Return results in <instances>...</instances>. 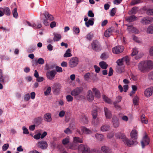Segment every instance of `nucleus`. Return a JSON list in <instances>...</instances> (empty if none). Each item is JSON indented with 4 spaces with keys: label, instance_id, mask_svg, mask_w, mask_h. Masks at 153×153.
I'll use <instances>...</instances> for the list:
<instances>
[{
    "label": "nucleus",
    "instance_id": "obj_14",
    "mask_svg": "<svg viewBox=\"0 0 153 153\" xmlns=\"http://www.w3.org/2000/svg\"><path fill=\"white\" fill-rule=\"evenodd\" d=\"M104 111L106 118L111 119L112 117V114L111 111L106 107L104 108Z\"/></svg>",
    "mask_w": 153,
    "mask_h": 153
},
{
    "label": "nucleus",
    "instance_id": "obj_53",
    "mask_svg": "<svg viewBox=\"0 0 153 153\" xmlns=\"http://www.w3.org/2000/svg\"><path fill=\"white\" fill-rule=\"evenodd\" d=\"M141 0H132L131 2V4L132 5H134L140 3Z\"/></svg>",
    "mask_w": 153,
    "mask_h": 153
},
{
    "label": "nucleus",
    "instance_id": "obj_21",
    "mask_svg": "<svg viewBox=\"0 0 153 153\" xmlns=\"http://www.w3.org/2000/svg\"><path fill=\"white\" fill-rule=\"evenodd\" d=\"M1 9L3 10L4 14L7 16H9L10 15V10L8 7H5L3 8L1 7Z\"/></svg>",
    "mask_w": 153,
    "mask_h": 153
},
{
    "label": "nucleus",
    "instance_id": "obj_35",
    "mask_svg": "<svg viewBox=\"0 0 153 153\" xmlns=\"http://www.w3.org/2000/svg\"><path fill=\"white\" fill-rule=\"evenodd\" d=\"M137 8L135 7H133L128 12V14L130 15H134L136 14L137 11Z\"/></svg>",
    "mask_w": 153,
    "mask_h": 153
},
{
    "label": "nucleus",
    "instance_id": "obj_24",
    "mask_svg": "<svg viewBox=\"0 0 153 153\" xmlns=\"http://www.w3.org/2000/svg\"><path fill=\"white\" fill-rule=\"evenodd\" d=\"M43 15L46 19H48L49 20L52 21L54 19L53 16L48 12L45 11L43 13Z\"/></svg>",
    "mask_w": 153,
    "mask_h": 153
},
{
    "label": "nucleus",
    "instance_id": "obj_16",
    "mask_svg": "<svg viewBox=\"0 0 153 153\" xmlns=\"http://www.w3.org/2000/svg\"><path fill=\"white\" fill-rule=\"evenodd\" d=\"M126 25L128 26L127 29L130 32L135 33H139V31L137 28L131 26H128L127 25Z\"/></svg>",
    "mask_w": 153,
    "mask_h": 153
},
{
    "label": "nucleus",
    "instance_id": "obj_41",
    "mask_svg": "<svg viewBox=\"0 0 153 153\" xmlns=\"http://www.w3.org/2000/svg\"><path fill=\"white\" fill-rule=\"evenodd\" d=\"M108 57V56L106 52H104L101 54L100 58L102 60H104Z\"/></svg>",
    "mask_w": 153,
    "mask_h": 153
},
{
    "label": "nucleus",
    "instance_id": "obj_22",
    "mask_svg": "<svg viewBox=\"0 0 153 153\" xmlns=\"http://www.w3.org/2000/svg\"><path fill=\"white\" fill-rule=\"evenodd\" d=\"M112 122L113 123V125L115 128L118 127L119 126V123L117 117L115 116H114L112 119Z\"/></svg>",
    "mask_w": 153,
    "mask_h": 153
},
{
    "label": "nucleus",
    "instance_id": "obj_12",
    "mask_svg": "<svg viewBox=\"0 0 153 153\" xmlns=\"http://www.w3.org/2000/svg\"><path fill=\"white\" fill-rule=\"evenodd\" d=\"M37 146L41 149H44L47 148L48 144L45 141H41L37 143Z\"/></svg>",
    "mask_w": 153,
    "mask_h": 153
},
{
    "label": "nucleus",
    "instance_id": "obj_61",
    "mask_svg": "<svg viewBox=\"0 0 153 153\" xmlns=\"http://www.w3.org/2000/svg\"><path fill=\"white\" fill-rule=\"evenodd\" d=\"M90 74L89 73H87L84 76V78L86 80L88 81L90 79Z\"/></svg>",
    "mask_w": 153,
    "mask_h": 153
},
{
    "label": "nucleus",
    "instance_id": "obj_23",
    "mask_svg": "<svg viewBox=\"0 0 153 153\" xmlns=\"http://www.w3.org/2000/svg\"><path fill=\"white\" fill-rule=\"evenodd\" d=\"M100 122V119L98 117L92 118V124L95 126H98Z\"/></svg>",
    "mask_w": 153,
    "mask_h": 153
},
{
    "label": "nucleus",
    "instance_id": "obj_48",
    "mask_svg": "<svg viewBox=\"0 0 153 153\" xmlns=\"http://www.w3.org/2000/svg\"><path fill=\"white\" fill-rule=\"evenodd\" d=\"M133 103L134 105H138V98L137 97H135L133 100Z\"/></svg>",
    "mask_w": 153,
    "mask_h": 153
},
{
    "label": "nucleus",
    "instance_id": "obj_30",
    "mask_svg": "<svg viewBox=\"0 0 153 153\" xmlns=\"http://www.w3.org/2000/svg\"><path fill=\"white\" fill-rule=\"evenodd\" d=\"M96 97L98 99L100 97V94L99 91L96 88H93L92 89Z\"/></svg>",
    "mask_w": 153,
    "mask_h": 153
},
{
    "label": "nucleus",
    "instance_id": "obj_34",
    "mask_svg": "<svg viewBox=\"0 0 153 153\" xmlns=\"http://www.w3.org/2000/svg\"><path fill=\"white\" fill-rule=\"evenodd\" d=\"M130 136L131 138L136 139L137 138V134L136 130H132Z\"/></svg>",
    "mask_w": 153,
    "mask_h": 153
},
{
    "label": "nucleus",
    "instance_id": "obj_56",
    "mask_svg": "<svg viewBox=\"0 0 153 153\" xmlns=\"http://www.w3.org/2000/svg\"><path fill=\"white\" fill-rule=\"evenodd\" d=\"M51 88L50 87H48L44 92L45 95L47 96L49 95L51 91Z\"/></svg>",
    "mask_w": 153,
    "mask_h": 153
},
{
    "label": "nucleus",
    "instance_id": "obj_50",
    "mask_svg": "<svg viewBox=\"0 0 153 153\" xmlns=\"http://www.w3.org/2000/svg\"><path fill=\"white\" fill-rule=\"evenodd\" d=\"M148 79L150 81L153 79V71L151 72L149 74Z\"/></svg>",
    "mask_w": 153,
    "mask_h": 153
},
{
    "label": "nucleus",
    "instance_id": "obj_64",
    "mask_svg": "<svg viewBox=\"0 0 153 153\" xmlns=\"http://www.w3.org/2000/svg\"><path fill=\"white\" fill-rule=\"evenodd\" d=\"M41 135V134L40 133H38L37 134L33 136V137L34 139L36 140H38L40 138H41L40 136Z\"/></svg>",
    "mask_w": 153,
    "mask_h": 153
},
{
    "label": "nucleus",
    "instance_id": "obj_38",
    "mask_svg": "<svg viewBox=\"0 0 153 153\" xmlns=\"http://www.w3.org/2000/svg\"><path fill=\"white\" fill-rule=\"evenodd\" d=\"M72 56V54L71 53V50L70 49H68L66 51V52L64 55V57H70Z\"/></svg>",
    "mask_w": 153,
    "mask_h": 153
},
{
    "label": "nucleus",
    "instance_id": "obj_37",
    "mask_svg": "<svg viewBox=\"0 0 153 153\" xmlns=\"http://www.w3.org/2000/svg\"><path fill=\"white\" fill-rule=\"evenodd\" d=\"M102 97L105 102L109 104H111V100L106 97L105 95H103L102 96Z\"/></svg>",
    "mask_w": 153,
    "mask_h": 153
},
{
    "label": "nucleus",
    "instance_id": "obj_8",
    "mask_svg": "<svg viewBox=\"0 0 153 153\" xmlns=\"http://www.w3.org/2000/svg\"><path fill=\"white\" fill-rule=\"evenodd\" d=\"M124 49V47L123 46H117L113 48L112 50L113 53L117 54L122 52Z\"/></svg>",
    "mask_w": 153,
    "mask_h": 153
},
{
    "label": "nucleus",
    "instance_id": "obj_19",
    "mask_svg": "<svg viewBox=\"0 0 153 153\" xmlns=\"http://www.w3.org/2000/svg\"><path fill=\"white\" fill-rule=\"evenodd\" d=\"M137 19V18L134 15H132L127 17L126 20L128 22H133Z\"/></svg>",
    "mask_w": 153,
    "mask_h": 153
},
{
    "label": "nucleus",
    "instance_id": "obj_25",
    "mask_svg": "<svg viewBox=\"0 0 153 153\" xmlns=\"http://www.w3.org/2000/svg\"><path fill=\"white\" fill-rule=\"evenodd\" d=\"M110 126L107 125H104L102 126L100 128V130L102 132L107 131L110 130Z\"/></svg>",
    "mask_w": 153,
    "mask_h": 153
},
{
    "label": "nucleus",
    "instance_id": "obj_49",
    "mask_svg": "<svg viewBox=\"0 0 153 153\" xmlns=\"http://www.w3.org/2000/svg\"><path fill=\"white\" fill-rule=\"evenodd\" d=\"M146 14L148 15H153V9H148L146 10Z\"/></svg>",
    "mask_w": 153,
    "mask_h": 153
},
{
    "label": "nucleus",
    "instance_id": "obj_39",
    "mask_svg": "<svg viewBox=\"0 0 153 153\" xmlns=\"http://www.w3.org/2000/svg\"><path fill=\"white\" fill-rule=\"evenodd\" d=\"M91 114L93 118H95L97 117V108L93 110L91 112Z\"/></svg>",
    "mask_w": 153,
    "mask_h": 153
},
{
    "label": "nucleus",
    "instance_id": "obj_55",
    "mask_svg": "<svg viewBox=\"0 0 153 153\" xmlns=\"http://www.w3.org/2000/svg\"><path fill=\"white\" fill-rule=\"evenodd\" d=\"M116 8H114L111 10L110 15L111 16H113L115 15L116 12Z\"/></svg>",
    "mask_w": 153,
    "mask_h": 153
},
{
    "label": "nucleus",
    "instance_id": "obj_17",
    "mask_svg": "<svg viewBox=\"0 0 153 153\" xmlns=\"http://www.w3.org/2000/svg\"><path fill=\"white\" fill-rule=\"evenodd\" d=\"M87 98L88 100L89 101H92L94 99V96L92 91L89 90L87 92Z\"/></svg>",
    "mask_w": 153,
    "mask_h": 153
},
{
    "label": "nucleus",
    "instance_id": "obj_51",
    "mask_svg": "<svg viewBox=\"0 0 153 153\" xmlns=\"http://www.w3.org/2000/svg\"><path fill=\"white\" fill-rule=\"evenodd\" d=\"M66 98L68 102H72L73 100V97L70 95H67L66 97Z\"/></svg>",
    "mask_w": 153,
    "mask_h": 153
},
{
    "label": "nucleus",
    "instance_id": "obj_45",
    "mask_svg": "<svg viewBox=\"0 0 153 153\" xmlns=\"http://www.w3.org/2000/svg\"><path fill=\"white\" fill-rule=\"evenodd\" d=\"M12 13L13 17L17 18L18 16V13L17 12V9L16 8H14L12 11Z\"/></svg>",
    "mask_w": 153,
    "mask_h": 153
},
{
    "label": "nucleus",
    "instance_id": "obj_20",
    "mask_svg": "<svg viewBox=\"0 0 153 153\" xmlns=\"http://www.w3.org/2000/svg\"><path fill=\"white\" fill-rule=\"evenodd\" d=\"M51 115V114L50 113H47L45 114L44 116V120L48 122H51L52 120Z\"/></svg>",
    "mask_w": 153,
    "mask_h": 153
},
{
    "label": "nucleus",
    "instance_id": "obj_27",
    "mask_svg": "<svg viewBox=\"0 0 153 153\" xmlns=\"http://www.w3.org/2000/svg\"><path fill=\"white\" fill-rule=\"evenodd\" d=\"M123 61L122 59H118L117 61L116 62L119 66V67L118 68V71L120 73H121L123 71L122 70H119V69L120 66H122L123 65Z\"/></svg>",
    "mask_w": 153,
    "mask_h": 153
},
{
    "label": "nucleus",
    "instance_id": "obj_1",
    "mask_svg": "<svg viewBox=\"0 0 153 153\" xmlns=\"http://www.w3.org/2000/svg\"><path fill=\"white\" fill-rule=\"evenodd\" d=\"M138 69L141 72L144 73L148 69L153 68V62L150 61H143L138 65Z\"/></svg>",
    "mask_w": 153,
    "mask_h": 153
},
{
    "label": "nucleus",
    "instance_id": "obj_18",
    "mask_svg": "<svg viewBox=\"0 0 153 153\" xmlns=\"http://www.w3.org/2000/svg\"><path fill=\"white\" fill-rule=\"evenodd\" d=\"M81 130L83 133L87 134H92V131L89 128H88L84 126H82L81 128Z\"/></svg>",
    "mask_w": 153,
    "mask_h": 153
},
{
    "label": "nucleus",
    "instance_id": "obj_43",
    "mask_svg": "<svg viewBox=\"0 0 153 153\" xmlns=\"http://www.w3.org/2000/svg\"><path fill=\"white\" fill-rule=\"evenodd\" d=\"M42 117H38L34 119V122L36 123L39 124L42 122Z\"/></svg>",
    "mask_w": 153,
    "mask_h": 153
},
{
    "label": "nucleus",
    "instance_id": "obj_13",
    "mask_svg": "<svg viewBox=\"0 0 153 153\" xmlns=\"http://www.w3.org/2000/svg\"><path fill=\"white\" fill-rule=\"evenodd\" d=\"M149 141L147 136H145L143 138V140L141 141V143L142 148H144L146 145H148L149 143Z\"/></svg>",
    "mask_w": 153,
    "mask_h": 153
},
{
    "label": "nucleus",
    "instance_id": "obj_52",
    "mask_svg": "<svg viewBox=\"0 0 153 153\" xmlns=\"http://www.w3.org/2000/svg\"><path fill=\"white\" fill-rule=\"evenodd\" d=\"M123 62H125L127 64L128 63L129 59V57L128 56H126L122 58Z\"/></svg>",
    "mask_w": 153,
    "mask_h": 153
},
{
    "label": "nucleus",
    "instance_id": "obj_31",
    "mask_svg": "<svg viewBox=\"0 0 153 153\" xmlns=\"http://www.w3.org/2000/svg\"><path fill=\"white\" fill-rule=\"evenodd\" d=\"M99 65L102 69H106L108 66V65L104 61H101L100 62Z\"/></svg>",
    "mask_w": 153,
    "mask_h": 153
},
{
    "label": "nucleus",
    "instance_id": "obj_36",
    "mask_svg": "<svg viewBox=\"0 0 153 153\" xmlns=\"http://www.w3.org/2000/svg\"><path fill=\"white\" fill-rule=\"evenodd\" d=\"M73 142L76 143H82L83 142V140L81 138L76 137H74Z\"/></svg>",
    "mask_w": 153,
    "mask_h": 153
},
{
    "label": "nucleus",
    "instance_id": "obj_57",
    "mask_svg": "<svg viewBox=\"0 0 153 153\" xmlns=\"http://www.w3.org/2000/svg\"><path fill=\"white\" fill-rule=\"evenodd\" d=\"M9 146V145L8 143L5 144L2 147V149L3 151H5L7 150Z\"/></svg>",
    "mask_w": 153,
    "mask_h": 153
},
{
    "label": "nucleus",
    "instance_id": "obj_7",
    "mask_svg": "<svg viewBox=\"0 0 153 153\" xmlns=\"http://www.w3.org/2000/svg\"><path fill=\"white\" fill-rule=\"evenodd\" d=\"M153 22V18L152 17H146L142 18L140 22L144 25H147Z\"/></svg>",
    "mask_w": 153,
    "mask_h": 153
},
{
    "label": "nucleus",
    "instance_id": "obj_62",
    "mask_svg": "<svg viewBox=\"0 0 153 153\" xmlns=\"http://www.w3.org/2000/svg\"><path fill=\"white\" fill-rule=\"evenodd\" d=\"M65 113V111L63 110L59 112V116L60 117H63L64 116Z\"/></svg>",
    "mask_w": 153,
    "mask_h": 153
},
{
    "label": "nucleus",
    "instance_id": "obj_42",
    "mask_svg": "<svg viewBox=\"0 0 153 153\" xmlns=\"http://www.w3.org/2000/svg\"><path fill=\"white\" fill-rule=\"evenodd\" d=\"M70 142L69 138V137H66L62 141V143L64 145L67 144Z\"/></svg>",
    "mask_w": 153,
    "mask_h": 153
},
{
    "label": "nucleus",
    "instance_id": "obj_5",
    "mask_svg": "<svg viewBox=\"0 0 153 153\" xmlns=\"http://www.w3.org/2000/svg\"><path fill=\"white\" fill-rule=\"evenodd\" d=\"M83 91V88L80 87L76 88L71 92V94L74 97L76 96L81 94Z\"/></svg>",
    "mask_w": 153,
    "mask_h": 153
},
{
    "label": "nucleus",
    "instance_id": "obj_3",
    "mask_svg": "<svg viewBox=\"0 0 153 153\" xmlns=\"http://www.w3.org/2000/svg\"><path fill=\"white\" fill-rule=\"evenodd\" d=\"M79 152L82 153H90V149L88 146L86 145L81 144L79 145L78 147Z\"/></svg>",
    "mask_w": 153,
    "mask_h": 153
},
{
    "label": "nucleus",
    "instance_id": "obj_58",
    "mask_svg": "<svg viewBox=\"0 0 153 153\" xmlns=\"http://www.w3.org/2000/svg\"><path fill=\"white\" fill-rule=\"evenodd\" d=\"M23 130V134H29V132L28 129L25 126L22 127Z\"/></svg>",
    "mask_w": 153,
    "mask_h": 153
},
{
    "label": "nucleus",
    "instance_id": "obj_32",
    "mask_svg": "<svg viewBox=\"0 0 153 153\" xmlns=\"http://www.w3.org/2000/svg\"><path fill=\"white\" fill-rule=\"evenodd\" d=\"M95 137L98 140L102 141L104 139V136L102 134L97 133L95 135Z\"/></svg>",
    "mask_w": 153,
    "mask_h": 153
},
{
    "label": "nucleus",
    "instance_id": "obj_10",
    "mask_svg": "<svg viewBox=\"0 0 153 153\" xmlns=\"http://www.w3.org/2000/svg\"><path fill=\"white\" fill-rule=\"evenodd\" d=\"M153 93V87H150L146 89L144 91V94L146 97H149Z\"/></svg>",
    "mask_w": 153,
    "mask_h": 153
},
{
    "label": "nucleus",
    "instance_id": "obj_33",
    "mask_svg": "<svg viewBox=\"0 0 153 153\" xmlns=\"http://www.w3.org/2000/svg\"><path fill=\"white\" fill-rule=\"evenodd\" d=\"M146 32L147 33H153V24L150 25L147 29Z\"/></svg>",
    "mask_w": 153,
    "mask_h": 153
},
{
    "label": "nucleus",
    "instance_id": "obj_47",
    "mask_svg": "<svg viewBox=\"0 0 153 153\" xmlns=\"http://www.w3.org/2000/svg\"><path fill=\"white\" fill-rule=\"evenodd\" d=\"M94 36L93 33L91 32L88 33L86 36V38L88 40H91L92 39Z\"/></svg>",
    "mask_w": 153,
    "mask_h": 153
},
{
    "label": "nucleus",
    "instance_id": "obj_29",
    "mask_svg": "<svg viewBox=\"0 0 153 153\" xmlns=\"http://www.w3.org/2000/svg\"><path fill=\"white\" fill-rule=\"evenodd\" d=\"M115 137L117 138L123 139V141L124 139L126 137L124 134L120 132L116 133L115 134Z\"/></svg>",
    "mask_w": 153,
    "mask_h": 153
},
{
    "label": "nucleus",
    "instance_id": "obj_9",
    "mask_svg": "<svg viewBox=\"0 0 153 153\" xmlns=\"http://www.w3.org/2000/svg\"><path fill=\"white\" fill-rule=\"evenodd\" d=\"M56 74V71L53 70L48 71L46 73V76L48 79L50 80H52L54 79Z\"/></svg>",
    "mask_w": 153,
    "mask_h": 153
},
{
    "label": "nucleus",
    "instance_id": "obj_59",
    "mask_svg": "<svg viewBox=\"0 0 153 153\" xmlns=\"http://www.w3.org/2000/svg\"><path fill=\"white\" fill-rule=\"evenodd\" d=\"M64 132L67 134H69L72 133V131L69 128H67L64 130Z\"/></svg>",
    "mask_w": 153,
    "mask_h": 153
},
{
    "label": "nucleus",
    "instance_id": "obj_11",
    "mask_svg": "<svg viewBox=\"0 0 153 153\" xmlns=\"http://www.w3.org/2000/svg\"><path fill=\"white\" fill-rule=\"evenodd\" d=\"M78 143H76L73 142L72 143H70L68 145L66 146V148L68 149H71L73 150L78 149L79 146Z\"/></svg>",
    "mask_w": 153,
    "mask_h": 153
},
{
    "label": "nucleus",
    "instance_id": "obj_60",
    "mask_svg": "<svg viewBox=\"0 0 153 153\" xmlns=\"http://www.w3.org/2000/svg\"><path fill=\"white\" fill-rule=\"evenodd\" d=\"M37 62L39 64L42 65L44 63V60L43 58H40L38 59Z\"/></svg>",
    "mask_w": 153,
    "mask_h": 153
},
{
    "label": "nucleus",
    "instance_id": "obj_2",
    "mask_svg": "<svg viewBox=\"0 0 153 153\" xmlns=\"http://www.w3.org/2000/svg\"><path fill=\"white\" fill-rule=\"evenodd\" d=\"M91 48L95 52H99L102 50V48L100 42L97 40H95L91 43Z\"/></svg>",
    "mask_w": 153,
    "mask_h": 153
},
{
    "label": "nucleus",
    "instance_id": "obj_54",
    "mask_svg": "<svg viewBox=\"0 0 153 153\" xmlns=\"http://www.w3.org/2000/svg\"><path fill=\"white\" fill-rule=\"evenodd\" d=\"M4 80L2 76V70L0 69V82L2 83H4Z\"/></svg>",
    "mask_w": 153,
    "mask_h": 153
},
{
    "label": "nucleus",
    "instance_id": "obj_40",
    "mask_svg": "<svg viewBox=\"0 0 153 153\" xmlns=\"http://www.w3.org/2000/svg\"><path fill=\"white\" fill-rule=\"evenodd\" d=\"M73 31L74 34L78 35L80 32V30L79 27H74L73 28Z\"/></svg>",
    "mask_w": 153,
    "mask_h": 153
},
{
    "label": "nucleus",
    "instance_id": "obj_4",
    "mask_svg": "<svg viewBox=\"0 0 153 153\" xmlns=\"http://www.w3.org/2000/svg\"><path fill=\"white\" fill-rule=\"evenodd\" d=\"M79 60L76 57H74L71 58L69 62V66L73 68L76 66L78 64Z\"/></svg>",
    "mask_w": 153,
    "mask_h": 153
},
{
    "label": "nucleus",
    "instance_id": "obj_28",
    "mask_svg": "<svg viewBox=\"0 0 153 153\" xmlns=\"http://www.w3.org/2000/svg\"><path fill=\"white\" fill-rule=\"evenodd\" d=\"M54 37L53 40L54 42L58 41L61 38L62 36L60 34L57 33H54Z\"/></svg>",
    "mask_w": 153,
    "mask_h": 153
},
{
    "label": "nucleus",
    "instance_id": "obj_15",
    "mask_svg": "<svg viewBox=\"0 0 153 153\" xmlns=\"http://www.w3.org/2000/svg\"><path fill=\"white\" fill-rule=\"evenodd\" d=\"M79 120L80 122L83 124H87L88 122V118L84 114H82L79 117Z\"/></svg>",
    "mask_w": 153,
    "mask_h": 153
},
{
    "label": "nucleus",
    "instance_id": "obj_44",
    "mask_svg": "<svg viewBox=\"0 0 153 153\" xmlns=\"http://www.w3.org/2000/svg\"><path fill=\"white\" fill-rule=\"evenodd\" d=\"M142 123L147 124V121L145 119V115L143 114L141 115L140 117Z\"/></svg>",
    "mask_w": 153,
    "mask_h": 153
},
{
    "label": "nucleus",
    "instance_id": "obj_63",
    "mask_svg": "<svg viewBox=\"0 0 153 153\" xmlns=\"http://www.w3.org/2000/svg\"><path fill=\"white\" fill-rule=\"evenodd\" d=\"M88 16L93 17L94 16V14L91 10H89L88 11Z\"/></svg>",
    "mask_w": 153,
    "mask_h": 153
},
{
    "label": "nucleus",
    "instance_id": "obj_46",
    "mask_svg": "<svg viewBox=\"0 0 153 153\" xmlns=\"http://www.w3.org/2000/svg\"><path fill=\"white\" fill-rule=\"evenodd\" d=\"M101 149L103 152H107L108 151L109 149L107 146H103L101 147Z\"/></svg>",
    "mask_w": 153,
    "mask_h": 153
},
{
    "label": "nucleus",
    "instance_id": "obj_26",
    "mask_svg": "<svg viewBox=\"0 0 153 153\" xmlns=\"http://www.w3.org/2000/svg\"><path fill=\"white\" fill-rule=\"evenodd\" d=\"M94 18L90 19L88 21L85 23V25L87 27H89L90 26H92L94 25Z\"/></svg>",
    "mask_w": 153,
    "mask_h": 153
},
{
    "label": "nucleus",
    "instance_id": "obj_6",
    "mask_svg": "<svg viewBox=\"0 0 153 153\" xmlns=\"http://www.w3.org/2000/svg\"><path fill=\"white\" fill-rule=\"evenodd\" d=\"M123 141L126 145L129 146L136 145L137 144V142L135 139L130 140L126 137L124 139Z\"/></svg>",
    "mask_w": 153,
    "mask_h": 153
}]
</instances>
